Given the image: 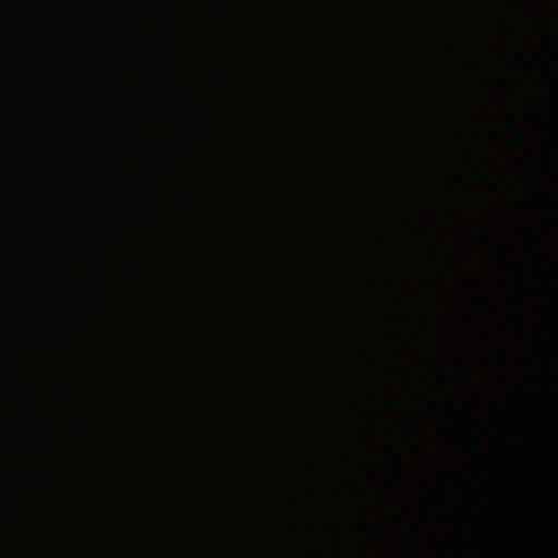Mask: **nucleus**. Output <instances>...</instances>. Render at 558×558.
I'll use <instances>...</instances> for the list:
<instances>
[{"mask_svg":"<svg viewBox=\"0 0 558 558\" xmlns=\"http://www.w3.org/2000/svg\"><path fill=\"white\" fill-rule=\"evenodd\" d=\"M191 101H193V102H198V99H197V98H195V97H191Z\"/></svg>","mask_w":558,"mask_h":558,"instance_id":"nucleus-1","label":"nucleus"}]
</instances>
